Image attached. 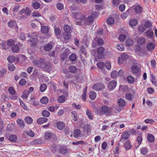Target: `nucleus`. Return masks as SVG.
<instances>
[{"instance_id": "nucleus-1", "label": "nucleus", "mask_w": 157, "mask_h": 157, "mask_svg": "<svg viewBox=\"0 0 157 157\" xmlns=\"http://www.w3.org/2000/svg\"><path fill=\"white\" fill-rule=\"evenodd\" d=\"M98 15V13L94 12L91 13V15L89 16L86 19V16L85 15L84 18L82 20V25H89L94 21V19L96 18Z\"/></svg>"}, {"instance_id": "nucleus-2", "label": "nucleus", "mask_w": 157, "mask_h": 157, "mask_svg": "<svg viewBox=\"0 0 157 157\" xmlns=\"http://www.w3.org/2000/svg\"><path fill=\"white\" fill-rule=\"evenodd\" d=\"M72 14L74 18L79 21L76 22V24L77 25H82V20L85 17V15H83L79 11L72 12Z\"/></svg>"}, {"instance_id": "nucleus-3", "label": "nucleus", "mask_w": 157, "mask_h": 157, "mask_svg": "<svg viewBox=\"0 0 157 157\" xmlns=\"http://www.w3.org/2000/svg\"><path fill=\"white\" fill-rule=\"evenodd\" d=\"M47 62L44 59L40 58L39 60H34L33 63L36 67L43 69Z\"/></svg>"}, {"instance_id": "nucleus-4", "label": "nucleus", "mask_w": 157, "mask_h": 157, "mask_svg": "<svg viewBox=\"0 0 157 157\" xmlns=\"http://www.w3.org/2000/svg\"><path fill=\"white\" fill-rule=\"evenodd\" d=\"M129 56L126 53H123L118 59V63L121 64L126 62L128 59Z\"/></svg>"}, {"instance_id": "nucleus-5", "label": "nucleus", "mask_w": 157, "mask_h": 157, "mask_svg": "<svg viewBox=\"0 0 157 157\" xmlns=\"http://www.w3.org/2000/svg\"><path fill=\"white\" fill-rule=\"evenodd\" d=\"M104 84L101 83H98L94 84L92 86V88L95 90L99 91L105 88Z\"/></svg>"}, {"instance_id": "nucleus-6", "label": "nucleus", "mask_w": 157, "mask_h": 157, "mask_svg": "<svg viewBox=\"0 0 157 157\" xmlns=\"http://www.w3.org/2000/svg\"><path fill=\"white\" fill-rule=\"evenodd\" d=\"M31 33H29L28 34V37L31 39L30 40H28V41L29 42H31V46L32 47H35L37 44V41H36L37 39L34 38L32 36H31Z\"/></svg>"}, {"instance_id": "nucleus-7", "label": "nucleus", "mask_w": 157, "mask_h": 157, "mask_svg": "<svg viewBox=\"0 0 157 157\" xmlns=\"http://www.w3.org/2000/svg\"><path fill=\"white\" fill-rule=\"evenodd\" d=\"M117 82L115 80H112L109 82L108 84V87L110 90H113L116 86Z\"/></svg>"}, {"instance_id": "nucleus-8", "label": "nucleus", "mask_w": 157, "mask_h": 157, "mask_svg": "<svg viewBox=\"0 0 157 157\" xmlns=\"http://www.w3.org/2000/svg\"><path fill=\"white\" fill-rule=\"evenodd\" d=\"M97 52L98 53V57L99 59H101L104 57L103 53L105 51V48L103 47H100L97 49Z\"/></svg>"}, {"instance_id": "nucleus-9", "label": "nucleus", "mask_w": 157, "mask_h": 157, "mask_svg": "<svg viewBox=\"0 0 157 157\" xmlns=\"http://www.w3.org/2000/svg\"><path fill=\"white\" fill-rule=\"evenodd\" d=\"M111 111V108L105 105L102 106L100 108L101 112L104 113H110Z\"/></svg>"}, {"instance_id": "nucleus-10", "label": "nucleus", "mask_w": 157, "mask_h": 157, "mask_svg": "<svg viewBox=\"0 0 157 157\" xmlns=\"http://www.w3.org/2000/svg\"><path fill=\"white\" fill-rule=\"evenodd\" d=\"M8 26L12 29H18L16 22L15 21L10 20L8 23Z\"/></svg>"}, {"instance_id": "nucleus-11", "label": "nucleus", "mask_w": 157, "mask_h": 157, "mask_svg": "<svg viewBox=\"0 0 157 157\" xmlns=\"http://www.w3.org/2000/svg\"><path fill=\"white\" fill-rule=\"evenodd\" d=\"M130 134L127 131L123 132L122 134L121 135V141H125L127 140L130 137Z\"/></svg>"}, {"instance_id": "nucleus-12", "label": "nucleus", "mask_w": 157, "mask_h": 157, "mask_svg": "<svg viewBox=\"0 0 157 157\" xmlns=\"http://www.w3.org/2000/svg\"><path fill=\"white\" fill-rule=\"evenodd\" d=\"M132 147V144L130 140H127L124 144V147L126 151L131 149Z\"/></svg>"}, {"instance_id": "nucleus-13", "label": "nucleus", "mask_w": 157, "mask_h": 157, "mask_svg": "<svg viewBox=\"0 0 157 157\" xmlns=\"http://www.w3.org/2000/svg\"><path fill=\"white\" fill-rule=\"evenodd\" d=\"M56 126L58 129L62 130L64 128L65 124L63 122L59 121L57 122Z\"/></svg>"}, {"instance_id": "nucleus-14", "label": "nucleus", "mask_w": 157, "mask_h": 157, "mask_svg": "<svg viewBox=\"0 0 157 157\" xmlns=\"http://www.w3.org/2000/svg\"><path fill=\"white\" fill-rule=\"evenodd\" d=\"M134 10L135 13L139 14L141 13L143 11V8L139 5H137L135 6Z\"/></svg>"}, {"instance_id": "nucleus-15", "label": "nucleus", "mask_w": 157, "mask_h": 157, "mask_svg": "<svg viewBox=\"0 0 157 157\" xmlns=\"http://www.w3.org/2000/svg\"><path fill=\"white\" fill-rule=\"evenodd\" d=\"M69 72L72 74L76 73L78 71V69L76 66L72 65L69 67Z\"/></svg>"}, {"instance_id": "nucleus-16", "label": "nucleus", "mask_w": 157, "mask_h": 157, "mask_svg": "<svg viewBox=\"0 0 157 157\" xmlns=\"http://www.w3.org/2000/svg\"><path fill=\"white\" fill-rule=\"evenodd\" d=\"M52 66L51 63L49 62H47L43 70L44 71H49L51 70Z\"/></svg>"}, {"instance_id": "nucleus-17", "label": "nucleus", "mask_w": 157, "mask_h": 157, "mask_svg": "<svg viewBox=\"0 0 157 157\" xmlns=\"http://www.w3.org/2000/svg\"><path fill=\"white\" fill-rule=\"evenodd\" d=\"M62 35L65 40H69L71 37V33L63 32L62 33Z\"/></svg>"}, {"instance_id": "nucleus-18", "label": "nucleus", "mask_w": 157, "mask_h": 157, "mask_svg": "<svg viewBox=\"0 0 157 157\" xmlns=\"http://www.w3.org/2000/svg\"><path fill=\"white\" fill-rule=\"evenodd\" d=\"M48 121V119L45 117H41L39 118L37 120V123L40 124H41L46 122Z\"/></svg>"}, {"instance_id": "nucleus-19", "label": "nucleus", "mask_w": 157, "mask_h": 157, "mask_svg": "<svg viewBox=\"0 0 157 157\" xmlns=\"http://www.w3.org/2000/svg\"><path fill=\"white\" fill-rule=\"evenodd\" d=\"M69 54L68 50L64 51L60 56L61 59L63 60H64L67 57Z\"/></svg>"}, {"instance_id": "nucleus-20", "label": "nucleus", "mask_w": 157, "mask_h": 157, "mask_svg": "<svg viewBox=\"0 0 157 157\" xmlns=\"http://www.w3.org/2000/svg\"><path fill=\"white\" fill-rule=\"evenodd\" d=\"M52 46L51 42L45 45L44 47V49L46 51H48L52 49Z\"/></svg>"}, {"instance_id": "nucleus-21", "label": "nucleus", "mask_w": 157, "mask_h": 157, "mask_svg": "<svg viewBox=\"0 0 157 157\" xmlns=\"http://www.w3.org/2000/svg\"><path fill=\"white\" fill-rule=\"evenodd\" d=\"M60 152L63 154H65L67 153L68 149L65 146L61 147L59 149Z\"/></svg>"}, {"instance_id": "nucleus-22", "label": "nucleus", "mask_w": 157, "mask_h": 157, "mask_svg": "<svg viewBox=\"0 0 157 157\" xmlns=\"http://www.w3.org/2000/svg\"><path fill=\"white\" fill-rule=\"evenodd\" d=\"M71 117L74 121H77L78 119V115L76 111H73L72 112Z\"/></svg>"}, {"instance_id": "nucleus-23", "label": "nucleus", "mask_w": 157, "mask_h": 157, "mask_svg": "<svg viewBox=\"0 0 157 157\" xmlns=\"http://www.w3.org/2000/svg\"><path fill=\"white\" fill-rule=\"evenodd\" d=\"M24 120L26 123L29 124H32L33 121V119L29 116L26 117Z\"/></svg>"}, {"instance_id": "nucleus-24", "label": "nucleus", "mask_w": 157, "mask_h": 157, "mask_svg": "<svg viewBox=\"0 0 157 157\" xmlns=\"http://www.w3.org/2000/svg\"><path fill=\"white\" fill-rule=\"evenodd\" d=\"M83 130L85 132L88 133L90 132L91 130V127L90 125H85L83 127Z\"/></svg>"}, {"instance_id": "nucleus-25", "label": "nucleus", "mask_w": 157, "mask_h": 157, "mask_svg": "<svg viewBox=\"0 0 157 157\" xmlns=\"http://www.w3.org/2000/svg\"><path fill=\"white\" fill-rule=\"evenodd\" d=\"M40 101L42 104H46L48 102V99L47 97H43L40 99Z\"/></svg>"}, {"instance_id": "nucleus-26", "label": "nucleus", "mask_w": 157, "mask_h": 157, "mask_svg": "<svg viewBox=\"0 0 157 157\" xmlns=\"http://www.w3.org/2000/svg\"><path fill=\"white\" fill-rule=\"evenodd\" d=\"M81 135V131L79 129H76L75 130L73 133L74 136L77 138L80 136Z\"/></svg>"}, {"instance_id": "nucleus-27", "label": "nucleus", "mask_w": 157, "mask_h": 157, "mask_svg": "<svg viewBox=\"0 0 157 157\" xmlns=\"http://www.w3.org/2000/svg\"><path fill=\"white\" fill-rule=\"evenodd\" d=\"M86 115L88 116L89 119L93 120L94 119V115L91 112L89 109H87L86 113Z\"/></svg>"}, {"instance_id": "nucleus-28", "label": "nucleus", "mask_w": 157, "mask_h": 157, "mask_svg": "<svg viewBox=\"0 0 157 157\" xmlns=\"http://www.w3.org/2000/svg\"><path fill=\"white\" fill-rule=\"evenodd\" d=\"M155 45L154 44L150 42L148 43L147 45V48L149 50H152L154 49Z\"/></svg>"}, {"instance_id": "nucleus-29", "label": "nucleus", "mask_w": 157, "mask_h": 157, "mask_svg": "<svg viewBox=\"0 0 157 157\" xmlns=\"http://www.w3.org/2000/svg\"><path fill=\"white\" fill-rule=\"evenodd\" d=\"M17 123L19 124V126L21 127H24L25 124L24 121L21 119L18 118L17 120Z\"/></svg>"}, {"instance_id": "nucleus-30", "label": "nucleus", "mask_w": 157, "mask_h": 157, "mask_svg": "<svg viewBox=\"0 0 157 157\" xmlns=\"http://www.w3.org/2000/svg\"><path fill=\"white\" fill-rule=\"evenodd\" d=\"M140 68L138 66L136 65L133 66L131 68V71L133 73H137L139 71Z\"/></svg>"}, {"instance_id": "nucleus-31", "label": "nucleus", "mask_w": 157, "mask_h": 157, "mask_svg": "<svg viewBox=\"0 0 157 157\" xmlns=\"http://www.w3.org/2000/svg\"><path fill=\"white\" fill-rule=\"evenodd\" d=\"M17 136L15 135H11L9 137V140L13 142H16L17 141Z\"/></svg>"}, {"instance_id": "nucleus-32", "label": "nucleus", "mask_w": 157, "mask_h": 157, "mask_svg": "<svg viewBox=\"0 0 157 157\" xmlns=\"http://www.w3.org/2000/svg\"><path fill=\"white\" fill-rule=\"evenodd\" d=\"M52 136V134L49 132H46L44 133V138L45 139L48 140L50 139Z\"/></svg>"}, {"instance_id": "nucleus-33", "label": "nucleus", "mask_w": 157, "mask_h": 157, "mask_svg": "<svg viewBox=\"0 0 157 157\" xmlns=\"http://www.w3.org/2000/svg\"><path fill=\"white\" fill-rule=\"evenodd\" d=\"M146 40L143 37H141L138 39L137 43L139 44H145Z\"/></svg>"}, {"instance_id": "nucleus-34", "label": "nucleus", "mask_w": 157, "mask_h": 157, "mask_svg": "<svg viewBox=\"0 0 157 157\" xmlns=\"http://www.w3.org/2000/svg\"><path fill=\"white\" fill-rule=\"evenodd\" d=\"M118 104L119 106L123 107L125 105V102L123 99L120 98L118 100Z\"/></svg>"}, {"instance_id": "nucleus-35", "label": "nucleus", "mask_w": 157, "mask_h": 157, "mask_svg": "<svg viewBox=\"0 0 157 157\" xmlns=\"http://www.w3.org/2000/svg\"><path fill=\"white\" fill-rule=\"evenodd\" d=\"M130 10L128 9L125 12L122 13L121 15V17L122 19H125L128 17V14L129 13Z\"/></svg>"}, {"instance_id": "nucleus-36", "label": "nucleus", "mask_w": 157, "mask_h": 157, "mask_svg": "<svg viewBox=\"0 0 157 157\" xmlns=\"http://www.w3.org/2000/svg\"><path fill=\"white\" fill-rule=\"evenodd\" d=\"M47 86L45 84H42L40 85V90L41 92H44L47 88Z\"/></svg>"}, {"instance_id": "nucleus-37", "label": "nucleus", "mask_w": 157, "mask_h": 157, "mask_svg": "<svg viewBox=\"0 0 157 157\" xmlns=\"http://www.w3.org/2000/svg\"><path fill=\"white\" fill-rule=\"evenodd\" d=\"M90 98L92 100L95 99L96 97V94L94 91H90Z\"/></svg>"}, {"instance_id": "nucleus-38", "label": "nucleus", "mask_w": 157, "mask_h": 157, "mask_svg": "<svg viewBox=\"0 0 157 157\" xmlns=\"http://www.w3.org/2000/svg\"><path fill=\"white\" fill-rule=\"evenodd\" d=\"M43 143V141L40 139L34 140L33 141V144H39Z\"/></svg>"}, {"instance_id": "nucleus-39", "label": "nucleus", "mask_w": 157, "mask_h": 157, "mask_svg": "<svg viewBox=\"0 0 157 157\" xmlns=\"http://www.w3.org/2000/svg\"><path fill=\"white\" fill-rule=\"evenodd\" d=\"M137 23V20L136 19H132L129 22V25L132 26H136Z\"/></svg>"}, {"instance_id": "nucleus-40", "label": "nucleus", "mask_w": 157, "mask_h": 157, "mask_svg": "<svg viewBox=\"0 0 157 157\" xmlns=\"http://www.w3.org/2000/svg\"><path fill=\"white\" fill-rule=\"evenodd\" d=\"M54 33L56 36L57 37L60 35L61 33V30L59 28H54Z\"/></svg>"}, {"instance_id": "nucleus-41", "label": "nucleus", "mask_w": 157, "mask_h": 157, "mask_svg": "<svg viewBox=\"0 0 157 157\" xmlns=\"http://www.w3.org/2000/svg\"><path fill=\"white\" fill-rule=\"evenodd\" d=\"M63 29L64 31V32L71 33V28L68 25H64L63 26Z\"/></svg>"}, {"instance_id": "nucleus-42", "label": "nucleus", "mask_w": 157, "mask_h": 157, "mask_svg": "<svg viewBox=\"0 0 157 157\" xmlns=\"http://www.w3.org/2000/svg\"><path fill=\"white\" fill-rule=\"evenodd\" d=\"M147 139L150 142H153L154 141V136L151 134H150L147 136Z\"/></svg>"}, {"instance_id": "nucleus-43", "label": "nucleus", "mask_w": 157, "mask_h": 157, "mask_svg": "<svg viewBox=\"0 0 157 157\" xmlns=\"http://www.w3.org/2000/svg\"><path fill=\"white\" fill-rule=\"evenodd\" d=\"M41 32L44 33H47L48 32V28L46 26H44L41 28Z\"/></svg>"}, {"instance_id": "nucleus-44", "label": "nucleus", "mask_w": 157, "mask_h": 157, "mask_svg": "<svg viewBox=\"0 0 157 157\" xmlns=\"http://www.w3.org/2000/svg\"><path fill=\"white\" fill-rule=\"evenodd\" d=\"M42 115L45 117H48L50 115V112L47 110H43L42 112Z\"/></svg>"}, {"instance_id": "nucleus-45", "label": "nucleus", "mask_w": 157, "mask_h": 157, "mask_svg": "<svg viewBox=\"0 0 157 157\" xmlns=\"http://www.w3.org/2000/svg\"><path fill=\"white\" fill-rule=\"evenodd\" d=\"M32 6L34 9L37 10L40 8V4L38 2H36L32 4Z\"/></svg>"}, {"instance_id": "nucleus-46", "label": "nucleus", "mask_w": 157, "mask_h": 157, "mask_svg": "<svg viewBox=\"0 0 157 157\" xmlns=\"http://www.w3.org/2000/svg\"><path fill=\"white\" fill-rule=\"evenodd\" d=\"M115 21L114 18L113 17H110L107 18L106 20V22L109 24H113Z\"/></svg>"}, {"instance_id": "nucleus-47", "label": "nucleus", "mask_w": 157, "mask_h": 157, "mask_svg": "<svg viewBox=\"0 0 157 157\" xmlns=\"http://www.w3.org/2000/svg\"><path fill=\"white\" fill-rule=\"evenodd\" d=\"M65 97L64 95L60 96L58 99V102L60 103H63L65 101Z\"/></svg>"}, {"instance_id": "nucleus-48", "label": "nucleus", "mask_w": 157, "mask_h": 157, "mask_svg": "<svg viewBox=\"0 0 157 157\" xmlns=\"http://www.w3.org/2000/svg\"><path fill=\"white\" fill-rule=\"evenodd\" d=\"M15 57L13 56H9L7 58V60L9 62L11 63L15 61Z\"/></svg>"}, {"instance_id": "nucleus-49", "label": "nucleus", "mask_w": 157, "mask_h": 157, "mask_svg": "<svg viewBox=\"0 0 157 157\" xmlns=\"http://www.w3.org/2000/svg\"><path fill=\"white\" fill-rule=\"evenodd\" d=\"M117 73L116 71H113L111 73V76L113 79H116L117 77Z\"/></svg>"}, {"instance_id": "nucleus-50", "label": "nucleus", "mask_w": 157, "mask_h": 157, "mask_svg": "<svg viewBox=\"0 0 157 157\" xmlns=\"http://www.w3.org/2000/svg\"><path fill=\"white\" fill-rule=\"evenodd\" d=\"M127 80L128 83L130 84L132 83L134 81V78L133 76H128L127 77Z\"/></svg>"}, {"instance_id": "nucleus-51", "label": "nucleus", "mask_w": 157, "mask_h": 157, "mask_svg": "<svg viewBox=\"0 0 157 157\" xmlns=\"http://www.w3.org/2000/svg\"><path fill=\"white\" fill-rule=\"evenodd\" d=\"M144 33L146 34L147 36L149 37H151L153 34V32L151 30L147 31L145 32Z\"/></svg>"}, {"instance_id": "nucleus-52", "label": "nucleus", "mask_w": 157, "mask_h": 157, "mask_svg": "<svg viewBox=\"0 0 157 157\" xmlns=\"http://www.w3.org/2000/svg\"><path fill=\"white\" fill-rule=\"evenodd\" d=\"M151 82L155 85H156L157 83V80L155 77L153 75H151Z\"/></svg>"}, {"instance_id": "nucleus-53", "label": "nucleus", "mask_w": 157, "mask_h": 157, "mask_svg": "<svg viewBox=\"0 0 157 157\" xmlns=\"http://www.w3.org/2000/svg\"><path fill=\"white\" fill-rule=\"evenodd\" d=\"M69 59L71 61H75L76 59V55L75 54H71L69 57Z\"/></svg>"}, {"instance_id": "nucleus-54", "label": "nucleus", "mask_w": 157, "mask_h": 157, "mask_svg": "<svg viewBox=\"0 0 157 157\" xmlns=\"http://www.w3.org/2000/svg\"><path fill=\"white\" fill-rule=\"evenodd\" d=\"M12 51L14 52H17L19 51V48L17 45H14L12 48Z\"/></svg>"}, {"instance_id": "nucleus-55", "label": "nucleus", "mask_w": 157, "mask_h": 157, "mask_svg": "<svg viewBox=\"0 0 157 157\" xmlns=\"http://www.w3.org/2000/svg\"><path fill=\"white\" fill-rule=\"evenodd\" d=\"M31 103L36 106H37L39 105V102L38 101L34 100V98H31Z\"/></svg>"}, {"instance_id": "nucleus-56", "label": "nucleus", "mask_w": 157, "mask_h": 157, "mask_svg": "<svg viewBox=\"0 0 157 157\" xmlns=\"http://www.w3.org/2000/svg\"><path fill=\"white\" fill-rule=\"evenodd\" d=\"M126 43L127 46H130L133 45L134 42L130 39H127L126 41Z\"/></svg>"}, {"instance_id": "nucleus-57", "label": "nucleus", "mask_w": 157, "mask_h": 157, "mask_svg": "<svg viewBox=\"0 0 157 157\" xmlns=\"http://www.w3.org/2000/svg\"><path fill=\"white\" fill-rule=\"evenodd\" d=\"M144 122L146 124H152L155 122V121L152 119L147 118L144 120Z\"/></svg>"}, {"instance_id": "nucleus-58", "label": "nucleus", "mask_w": 157, "mask_h": 157, "mask_svg": "<svg viewBox=\"0 0 157 157\" xmlns=\"http://www.w3.org/2000/svg\"><path fill=\"white\" fill-rule=\"evenodd\" d=\"M29 8H26V9H22L20 12V14H22L23 13H25V14L28 15V14L27 13V12L28 11Z\"/></svg>"}, {"instance_id": "nucleus-59", "label": "nucleus", "mask_w": 157, "mask_h": 157, "mask_svg": "<svg viewBox=\"0 0 157 157\" xmlns=\"http://www.w3.org/2000/svg\"><path fill=\"white\" fill-rule=\"evenodd\" d=\"M132 95L131 93H127L125 95V98L126 99L129 101H131L132 100Z\"/></svg>"}, {"instance_id": "nucleus-60", "label": "nucleus", "mask_w": 157, "mask_h": 157, "mask_svg": "<svg viewBox=\"0 0 157 157\" xmlns=\"http://www.w3.org/2000/svg\"><path fill=\"white\" fill-rule=\"evenodd\" d=\"M56 7L59 10H62L63 9V5L61 3H58L56 5Z\"/></svg>"}, {"instance_id": "nucleus-61", "label": "nucleus", "mask_w": 157, "mask_h": 157, "mask_svg": "<svg viewBox=\"0 0 157 157\" xmlns=\"http://www.w3.org/2000/svg\"><path fill=\"white\" fill-rule=\"evenodd\" d=\"M117 48L120 51H123L124 49V45L122 44H118L117 46Z\"/></svg>"}, {"instance_id": "nucleus-62", "label": "nucleus", "mask_w": 157, "mask_h": 157, "mask_svg": "<svg viewBox=\"0 0 157 157\" xmlns=\"http://www.w3.org/2000/svg\"><path fill=\"white\" fill-rule=\"evenodd\" d=\"M126 131L130 135H134L136 133V130L133 128L129 129Z\"/></svg>"}, {"instance_id": "nucleus-63", "label": "nucleus", "mask_w": 157, "mask_h": 157, "mask_svg": "<svg viewBox=\"0 0 157 157\" xmlns=\"http://www.w3.org/2000/svg\"><path fill=\"white\" fill-rule=\"evenodd\" d=\"M143 140V138L142 135H138L136 139V141L138 142V144H140Z\"/></svg>"}, {"instance_id": "nucleus-64", "label": "nucleus", "mask_w": 157, "mask_h": 157, "mask_svg": "<svg viewBox=\"0 0 157 157\" xmlns=\"http://www.w3.org/2000/svg\"><path fill=\"white\" fill-rule=\"evenodd\" d=\"M8 91L12 95H13L15 93V90L12 86L10 87L9 88Z\"/></svg>"}]
</instances>
